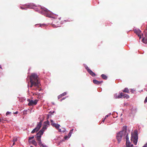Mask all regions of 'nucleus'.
<instances>
[{"label": "nucleus", "mask_w": 147, "mask_h": 147, "mask_svg": "<svg viewBox=\"0 0 147 147\" xmlns=\"http://www.w3.org/2000/svg\"><path fill=\"white\" fill-rule=\"evenodd\" d=\"M68 135V136H65L64 137V138L66 140L67 139V138H69L71 136V134L70 133H69Z\"/></svg>", "instance_id": "f3484780"}, {"label": "nucleus", "mask_w": 147, "mask_h": 147, "mask_svg": "<svg viewBox=\"0 0 147 147\" xmlns=\"http://www.w3.org/2000/svg\"><path fill=\"white\" fill-rule=\"evenodd\" d=\"M32 94H33V95H34V94H36V93H32Z\"/></svg>", "instance_id": "ea45409f"}, {"label": "nucleus", "mask_w": 147, "mask_h": 147, "mask_svg": "<svg viewBox=\"0 0 147 147\" xmlns=\"http://www.w3.org/2000/svg\"><path fill=\"white\" fill-rule=\"evenodd\" d=\"M30 147H33L32 146H31Z\"/></svg>", "instance_id": "37998d69"}, {"label": "nucleus", "mask_w": 147, "mask_h": 147, "mask_svg": "<svg viewBox=\"0 0 147 147\" xmlns=\"http://www.w3.org/2000/svg\"><path fill=\"white\" fill-rule=\"evenodd\" d=\"M93 82L94 84H96L99 85L101 83H102L103 82L102 81H99L96 80H93Z\"/></svg>", "instance_id": "ddd939ff"}, {"label": "nucleus", "mask_w": 147, "mask_h": 147, "mask_svg": "<svg viewBox=\"0 0 147 147\" xmlns=\"http://www.w3.org/2000/svg\"><path fill=\"white\" fill-rule=\"evenodd\" d=\"M38 144L39 145V146H42L43 145V144L42 143V142H41V141H39L38 142Z\"/></svg>", "instance_id": "4be33fe9"}, {"label": "nucleus", "mask_w": 147, "mask_h": 147, "mask_svg": "<svg viewBox=\"0 0 147 147\" xmlns=\"http://www.w3.org/2000/svg\"><path fill=\"white\" fill-rule=\"evenodd\" d=\"M123 92H126L127 93H129V91L128 88H125L124 90H123Z\"/></svg>", "instance_id": "2eb2a0df"}, {"label": "nucleus", "mask_w": 147, "mask_h": 147, "mask_svg": "<svg viewBox=\"0 0 147 147\" xmlns=\"http://www.w3.org/2000/svg\"><path fill=\"white\" fill-rule=\"evenodd\" d=\"M142 147H147V144H145Z\"/></svg>", "instance_id": "2f4dec72"}, {"label": "nucleus", "mask_w": 147, "mask_h": 147, "mask_svg": "<svg viewBox=\"0 0 147 147\" xmlns=\"http://www.w3.org/2000/svg\"><path fill=\"white\" fill-rule=\"evenodd\" d=\"M48 126L47 125L45 124L42 129L39 131V133L40 134H43L44 131L47 128Z\"/></svg>", "instance_id": "1a4fd4ad"}, {"label": "nucleus", "mask_w": 147, "mask_h": 147, "mask_svg": "<svg viewBox=\"0 0 147 147\" xmlns=\"http://www.w3.org/2000/svg\"><path fill=\"white\" fill-rule=\"evenodd\" d=\"M143 42L145 43H147V39L146 38H143L142 40Z\"/></svg>", "instance_id": "a211bd4d"}, {"label": "nucleus", "mask_w": 147, "mask_h": 147, "mask_svg": "<svg viewBox=\"0 0 147 147\" xmlns=\"http://www.w3.org/2000/svg\"><path fill=\"white\" fill-rule=\"evenodd\" d=\"M14 144H15V142H13V143L12 144V146H13Z\"/></svg>", "instance_id": "a19ab883"}, {"label": "nucleus", "mask_w": 147, "mask_h": 147, "mask_svg": "<svg viewBox=\"0 0 147 147\" xmlns=\"http://www.w3.org/2000/svg\"><path fill=\"white\" fill-rule=\"evenodd\" d=\"M51 125H52V123H53V120H51Z\"/></svg>", "instance_id": "72a5a7b5"}, {"label": "nucleus", "mask_w": 147, "mask_h": 147, "mask_svg": "<svg viewBox=\"0 0 147 147\" xmlns=\"http://www.w3.org/2000/svg\"><path fill=\"white\" fill-rule=\"evenodd\" d=\"M42 134H40L39 133V131L36 135V140L38 142L40 141L41 140V136Z\"/></svg>", "instance_id": "9d476101"}, {"label": "nucleus", "mask_w": 147, "mask_h": 147, "mask_svg": "<svg viewBox=\"0 0 147 147\" xmlns=\"http://www.w3.org/2000/svg\"><path fill=\"white\" fill-rule=\"evenodd\" d=\"M134 32L139 37L140 39L141 37V34H142L141 31L139 30L135 29Z\"/></svg>", "instance_id": "6e6552de"}, {"label": "nucleus", "mask_w": 147, "mask_h": 147, "mask_svg": "<svg viewBox=\"0 0 147 147\" xmlns=\"http://www.w3.org/2000/svg\"><path fill=\"white\" fill-rule=\"evenodd\" d=\"M17 139H13V142H15L17 141Z\"/></svg>", "instance_id": "7c9ffc66"}, {"label": "nucleus", "mask_w": 147, "mask_h": 147, "mask_svg": "<svg viewBox=\"0 0 147 147\" xmlns=\"http://www.w3.org/2000/svg\"><path fill=\"white\" fill-rule=\"evenodd\" d=\"M62 97V96L61 94H60V95H59L58 96V99H59L60 98H61Z\"/></svg>", "instance_id": "a878e982"}, {"label": "nucleus", "mask_w": 147, "mask_h": 147, "mask_svg": "<svg viewBox=\"0 0 147 147\" xmlns=\"http://www.w3.org/2000/svg\"><path fill=\"white\" fill-rule=\"evenodd\" d=\"M41 12L42 14H47L49 12L48 9L46 8H41Z\"/></svg>", "instance_id": "9b49d317"}, {"label": "nucleus", "mask_w": 147, "mask_h": 147, "mask_svg": "<svg viewBox=\"0 0 147 147\" xmlns=\"http://www.w3.org/2000/svg\"><path fill=\"white\" fill-rule=\"evenodd\" d=\"M108 117V115H107L105 116V119L107 118Z\"/></svg>", "instance_id": "58836bf2"}, {"label": "nucleus", "mask_w": 147, "mask_h": 147, "mask_svg": "<svg viewBox=\"0 0 147 147\" xmlns=\"http://www.w3.org/2000/svg\"><path fill=\"white\" fill-rule=\"evenodd\" d=\"M138 138V134L137 133V131H134L133 133H132L131 134V141L133 142V143L135 145L137 144Z\"/></svg>", "instance_id": "7ed1b4c3"}, {"label": "nucleus", "mask_w": 147, "mask_h": 147, "mask_svg": "<svg viewBox=\"0 0 147 147\" xmlns=\"http://www.w3.org/2000/svg\"><path fill=\"white\" fill-rule=\"evenodd\" d=\"M74 130V129H72L71 130H70L69 133H70L71 134H72V132Z\"/></svg>", "instance_id": "c85d7f7f"}, {"label": "nucleus", "mask_w": 147, "mask_h": 147, "mask_svg": "<svg viewBox=\"0 0 147 147\" xmlns=\"http://www.w3.org/2000/svg\"><path fill=\"white\" fill-rule=\"evenodd\" d=\"M18 113V111H16V112L14 113V114H17Z\"/></svg>", "instance_id": "e433bc0d"}, {"label": "nucleus", "mask_w": 147, "mask_h": 147, "mask_svg": "<svg viewBox=\"0 0 147 147\" xmlns=\"http://www.w3.org/2000/svg\"><path fill=\"white\" fill-rule=\"evenodd\" d=\"M20 8L22 9H25V8H23V7H20Z\"/></svg>", "instance_id": "c9c22d12"}, {"label": "nucleus", "mask_w": 147, "mask_h": 147, "mask_svg": "<svg viewBox=\"0 0 147 147\" xmlns=\"http://www.w3.org/2000/svg\"><path fill=\"white\" fill-rule=\"evenodd\" d=\"M42 147H47L46 146L44 145L43 144V145L42 146Z\"/></svg>", "instance_id": "f704fd0d"}, {"label": "nucleus", "mask_w": 147, "mask_h": 147, "mask_svg": "<svg viewBox=\"0 0 147 147\" xmlns=\"http://www.w3.org/2000/svg\"><path fill=\"white\" fill-rule=\"evenodd\" d=\"M59 130V131L60 132H64L65 131V130L64 129V130H63L62 131H61V129H59V128L58 129Z\"/></svg>", "instance_id": "b1692460"}, {"label": "nucleus", "mask_w": 147, "mask_h": 147, "mask_svg": "<svg viewBox=\"0 0 147 147\" xmlns=\"http://www.w3.org/2000/svg\"><path fill=\"white\" fill-rule=\"evenodd\" d=\"M127 134V135H128V133L127 131V127L126 126H124L123 127L122 131H120L117 134L116 138L118 143H120L122 137L125 138Z\"/></svg>", "instance_id": "f03ea898"}, {"label": "nucleus", "mask_w": 147, "mask_h": 147, "mask_svg": "<svg viewBox=\"0 0 147 147\" xmlns=\"http://www.w3.org/2000/svg\"><path fill=\"white\" fill-rule=\"evenodd\" d=\"M60 126V125L57 124L56 125V126H55V127L57 129H58L59 127Z\"/></svg>", "instance_id": "412c9836"}, {"label": "nucleus", "mask_w": 147, "mask_h": 147, "mask_svg": "<svg viewBox=\"0 0 147 147\" xmlns=\"http://www.w3.org/2000/svg\"><path fill=\"white\" fill-rule=\"evenodd\" d=\"M32 144L34 145L35 146H37V142H36V141L34 140H32Z\"/></svg>", "instance_id": "dca6fc26"}, {"label": "nucleus", "mask_w": 147, "mask_h": 147, "mask_svg": "<svg viewBox=\"0 0 147 147\" xmlns=\"http://www.w3.org/2000/svg\"><path fill=\"white\" fill-rule=\"evenodd\" d=\"M38 130H37L36 128H35L32 131H31V133L32 134H33L35 132H36L38 131Z\"/></svg>", "instance_id": "6ab92c4d"}, {"label": "nucleus", "mask_w": 147, "mask_h": 147, "mask_svg": "<svg viewBox=\"0 0 147 147\" xmlns=\"http://www.w3.org/2000/svg\"><path fill=\"white\" fill-rule=\"evenodd\" d=\"M126 134L127 136L125 138L126 140V145L128 147H132L133 145V144H131L129 140L128 135H127V134Z\"/></svg>", "instance_id": "39448f33"}, {"label": "nucleus", "mask_w": 147, "mask_h": 147, "mask_svg": "<svg viewBox=\"0 0 147 147\" xmlns=\"http://www.w3.org/2000/svg\"><path fill=\"white\" fill-rule=\"evenodd\" d=\"M11 113V112H7L6 113V115H7Z\"/></svg>", "instance_id": "c756f323"}, {"label": "nucleus", "mask_w": 147, "mask_h": 147, "mask_svg": "<svg viewBox=\"0 0 147 147\" xmlns=\"http://www.w3.org/2000/svg\"><path fill=\"white\" fill-rule=\"evenodd\" d=\"M66 92H64L61 94L62 96H65L66 94Z\"/></svg>", "instance_id": "5701e85b"}, {"label": "nucleus", "mask_w": 147, "mask_h": 147, "mask_svg": "<svg viewBox=\"0 0 147 147\" xmlns=\"http://www.w3.org/2000/svg\"><path fill=\"white\" fill-rule=\"evenodd\" d=\"M1 121V120L0 119V122Z\"/></svg>", "instance_id": "79ce46f5"}, {"label": "nucleus", "mask_w": 147, "mask_h": 147, "mask_svg": "<svg viewBox=\"0 0 147 147\" xmlns=\"http://www.w3.org/2000/svg\"><path fill=\"white\" fill-rule=\"evenodd\" d=\"M101 76L102 77V78L105 80H107V76L106 75L102 74L101 75Z\"/></svg>", "instance_id": "4468645a"}, {"label": "nucleus", "mask_w": 147, "mask_h": 147, "mask_svg": "<svg viewBox=\"0 0 147 147\" xmlns=\"http://www.w3.org/2000/svg\"><path fill=\"white\" fill-rule=\"evenodd\" d=\"M45 124H46L47 125H49V121L47 120L44 122Z\"/></svg>", "instance_id": "aec40b11"}, {"label": "nucleus", "mask_w": 147, "mask_h": 147, "mask_svg": "<svg viewBox=\"0 0 147 147\" xmlns=\"http://www.w3.org/2000/svg\"><path fill=\"white\" fill-rule=\"evenodd\" d=\"M11 147H12V146H11Z\"/></svg>", "instance_id": "c03bdc74"}, {"label": "nucleus", "mask_w": 147, "mask_h": 147, "mask_svg": "<svg viewBox=\"0 0 147 147\" xmlns=\"http://www.w3.org/2000/svg\"><path fill=\"white\" fill-rule=\"evenodd\" d=\"M105 119V118L103 120H102V121L103 122H104Z\"/></svg>", "instance_id": "4c0bfd02"}, {"label": "nucleus", "mask_w": 147, "mask_h": 147, "mask_svg": "<svg viewBox=\"0 0 147 147\" xmlns=\"http://www.w3.org/2000/svg\"><path fill=\"white\" fill-rule=\"evenodd\" d=\"M56 124H57L56 123H52V125L53 127H55V126H56Z\"/></svg>", "instance_id": "bb28decb"}, {"label": "nucleus", "mask_w": 147, "mask_h": 147, "mask_svg": "<svg viewBox=\"0 0 147 147\" xmlns=\"http://www.w3.org/2000/svg\"><path fill=\"white\" fill-rule=\"evenodd\" d=\"M86 69L87 70L88 73L92 76L94 77L96 76L95 74L91 70H90L88 67H86Z\"/></svg>", "instance_id": "0eeeda50"}, {"label": "nucleus", "mask_w": 147, "mask_h": 147, "mask_svg": "<svg viewBox=\"0 0 147 147\" xmlns=\"http://www.w3.org/2000/svg\"><path fill=\"white\" fill-rule=\"evenodd\" d=\"M27 101L29 102V103L28 104V106H33L34 105H35L37 104L38 100L36 99L34 100H30L29 99H28L27 100Z\"/></svg>", "instance_id": "20e7f679"}, {"label": "nucleus", "mask_w": 147, "mask_h": 147, "mask_svg": "<svg viewBox=\"0 0 147 147\" xmlns=\"http://www.w3.org/2000/svg\"><path fill=\"white\" fill-rule=\"evenodd\" d=\"M42 121H40V122L37 125L36 127H35L36 128L37 130L38 131L39 130L41 126Z\"/></svg>", "instance_id": "f8f14e48"}, {"label": "nucleus", "mask_w": 147, "mask_h": 147, "mask_svg": "<svg viewBox=\"0 0 147 147\" xmlns=\"http://www.w3.org/2000/svg\"><path fill=\"white\" fill-rule=\"evenodd\" d=\"M38 76L34 73L31 74L30 76V82L31 85L30 88L34 87L35 88H32L33 90H36L38 88H39L40 84L38 81Z\"/></svg>", "instance_id": "f257e3e1"}, {"label": "nucleus", "mask_w": 147, "mask_h": 147, "mask_svg": "<svg viewBox=\"0 0 147 147\" xmlns=\"http://www.w3.org/2000/svg\"><path fill=\"white\" fill-rule=\"evenodd\" d=\"M2 68L1 66V65H0V72L1 71V70H2Z\"/></svg>", "instance_id": "473e14b6"}, {"label": "nucleus", "mask_w": 147, "mask_h": 147, "mask_svg": "<svg viewBox=\"0 0 147 147\" xmlns=\"http://www.w3.org/2000/svg\"><path fill=\"white\" fill-rule=\"evenodd\" d=\"M147 102V96L145 100L144 101V103H146Z\"/></svg>", "instance_id": "cd10ccee"}, {"label": "nucleus", "mask_w": 147, "mask_h": 147, "mask_svg": "<svg viewBox=\"0 0 147 147\" xmlns=\"http://www.w3.org/2000/svg\"><path fill=\"white\" fill-rule=\"evenodd\" d=\"M123 97L124 98L127 99L128 98H129V96L127 94H125L122 92L120 93L119 95H118V97L119 98H122Z\"/></svg>", "instance_id": "423d86ee"}, {"label": "nucleus", "mask_w": 147, "mask_h": 147, "mask_svg": "<svg viewBox=\"0 0 147 147\" xmlns=\"http://www.w3.org/2000/svg\"><path fill=\"white\" fill-rule=\"evenodd\" d=\"M34 138V136H33L29 138V140H30Z\"/></svg>", "instance_id": "393cba45"}]
</instances>
